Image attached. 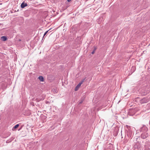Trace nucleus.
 Listing matches in <instances>:
<instances>
[{
	"instance_id": "9b49d317",
	"label": "nucleus",
	"mask_w": 150,
	"mask_h": 150,
	"mask_svg": "<svg viewBox=\"0 0 150 150\" xmlns=\"http://www.w3.org/2000/svg\"><path fill=\"white\" fill-rule=\"evenodd\" d=\"M138 99H139V100H140L139 98H137L135 99V100L136 101H138Z\"/></svg>"
},
{
	"instance_id": "1a4fd4ad",
	"label": "nucleus",
	"mask_w": 150,
	"mask_h": 150,
	"mask_svg": "<svg viewBox=\"0 0 150 150\" xmlns=\"http://www.w3.org/2000/svg\"><path fill=\"white\" fill-rule=\"evenodd\" d=\"M83 99H81L79 101V104H81L83 102Z\"/></svg>"
},
{
	"instance_id": "6e6552de",
	"label": "nucleus",
	"mask_w": 150,
	"mask_h": 150,
	"mask_svg": "<svg viewBox=\"0 0 150 150\" xmlns=\"http://www.w3.org/2000/svg\"><path fill=\"white\" fill-rule=\"evenodd\" d=\"M19 125L18 124H17L14 126V127H13V128L14 129H16L17 127H18L19 126Z\"/></svg>"
},
{
	"instance_id": "f03ea898",
	"label": "nucleus",
	"mask_w": 150,
	"mask_h": 150,
	"mask_svg": "<svg viewBox=\"0 0 150 150\" xmlns=\"http://www.w3.org/2000/svg\"><path fill=\"white\" fill-rule=\"evenodd\" d=\"M148 136V134L147 132H143L141 135V137L142 139L146 138Z\"/></svg>"
},
{
	"instance_id": "4468645a",
	"label": "nucleus",
	"mask_w": 150,
	"mask_h": 150,
	"mask_svg": "<svg viewBox=\"0 0 150 150\" xmlns=\"http://www.w3.org/2000/svg\"><path fill=\"white\" fill-rule=\"evenodd\" d=\"M95 52V51L93 50V51L91 53L93 54Z\"/></svg>"
},
{
	"instance_id": "423d86ee",
	"label": "nucleus",
	"mask_w": 150,
	"mask_h": 150,
	"mask_svg": "<svg viewBox=\"0 0 150 150\" xmlns=\"http://www.w3.org/2000/svg\"><path fill=\"white\" fill-rule=\"evenodd\" d=\"M1 39L2 41H4L7 40V38L6 36H3L1 37Z\"/></svg>"
},
{
	"instance_id": "20e7f679",
	"label": "nucleus",
	"mask_w": 150,
	"mask_h": 150,
	"mask_svg": "<svg viewBox=\"0 0 150 150\" xmlns=\"http://www.w3.org/2000/svg\"><path fill=\"white\" fill-rule=\"evenodd\" d=\"M139 145V144L138 143L136 144L134 146V149L133 150H140L138 146Z\"/></svg>"
},
{
	"instance_id": "39448f33",
	"label": "nucleus",
	"mask_w": 150,
	"mask_h": 150,
	"mask_svg": "<svg viewBox=\"0 0 150 150\" xmlns=\"http://www.w3.org/2000/svg\"><path fill=\"white\" fill-rule=\"evenodd\" d=\"M28 6V4L27 3H25L24 1H23L21 4V7L22 8H23L25 7Z\"/></svg>"
},
{
	"instance_id": "9d476101",
	"label": "nucleus",
	"mask_w": 150,
	"mask_h": 150,
	"mask_svg": "<svg viewBox=\"0 0 150 150\" xmlns=\"http://www.w3.org/2000/svg\"><path fill=\"white\" fill-rule=\"evenodd\" d=\"M12 140V139H10V140H8L6 141V143H9L10 142H11Z\"/></svg>"
},
{
	"instance_id": "0eeeda50",
	"label": "nucleus",
	"mask_w": 150,
	"mask_h": 150,
	"mask_svg": "<svg viewBox=\"0 0 150 150\" xmlns=\"http://www.w3.org/2000/svg\"><path fill=\"white\" fill-rule=\"evenodd\" d=\"M38 79L42 81H44V78L42 76H39Z\"/></svg>"
},
{
	"instance_id": "2eb2a0df",
	"label": "nucleus",
	"mask_w": 150,
	"mask_h": 150,
	"mask_svg": "<svg viewBox=\"0 0 150 150\" xmlns=\"http://www.w3.org/2000/svg\"><path fill=\"white\" fill-rule=\"evenodd\" d=\"M96 50V47H95V48H94V50H94V51H95V50Z\"/></svg>"
},
{
	"instance_id": "f8f14e48",
	"label": "nucleus",
	"mask_w": 150,
	"mask_h": 150,
	"mask_svg": "<svg viewBox=\"0 0 150 150\" xmlns=\"http://www.w3.org/2000/svg\"><path fill=\"white\" fill-rule=\"evenodd\" d=\"M48 30H47V31H46L44 33V37L46 34L48 32Z\"/></svg>"
},
{
	"instance_id": "7ed1b4c3",
	"label": "nucleus",
	"mask_w": 150,
	"mask_h": 150,
	"mask_svg": "<svg viewBox=\"0 0 150 150\" xmlns=\"http://www.w3.org/2000/svg\"><path fill=\"white\" fill-rule=\"evenodd\" d=\"M85 78H84V79L82 80L79 83V84L76 87L75 89V91H77V89H76L77 88H79V87L81 84L84 82L85 80Z\"/></svg>"
},
{
	"instance_id": "f257e3e1",
	"label": "nucleus",
	"mask_w": 150,
	"mask_h": 150,
	"mask_svg": "<svg viewBox=\"0 0 150 150\" xmlns=\"http://www.w3.org/2000/svg\"><path fill=\"white\" fill-rule=\"evenodd\" d=\"M148 130L147 127L145 125H143L140 129V131L143 132H147Z\"/></svg>"
},
{
	"instance_id": "ddd939ff",
	"label": "nucleus",
	"mask_w": 150,
	"mask_h": 150,
	"mask_svg": "<svg viewBox=\"0 0 150 150\" xmlns=\"http://www.w3.org/2000/svg\"><path fill=\"white\" fill-rule=\"evenodd\" d=\"M144 150H150V149L148 148H146Z\"/></svg>"
},
{
	"instance_id": "dca6fc26",
	"label": "nucleus",
	"mask_w": 150,
	"mask_h": 150,
	"mask_svg": "<svg viewBox=\"0 0 150 150\" xmlns=\"http://www.w3.org/2000/svg\"><path fill=\"white\" fill-rule=\"evenodd\" d=\"M71 0H67V1L69 2Z\"/></svg>"
}]
</instances>
